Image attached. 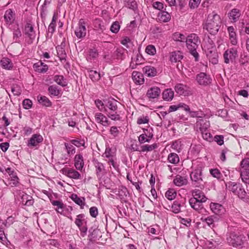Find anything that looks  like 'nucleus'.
<instances>
[{
	"label": "nucleus",
	"instance_id": "f257e3e1",
	"mask_svg": "<svg viewBox=\"0 0 249 249\" xmlns=\"http://www.w3.org/2000/svg\"><path fill=\"white\" fill-rule=\"evenodd\" d=\"M221 19L216 14L212 13L208 16L204 28L212 35L216 34L220 28Z\"/></svg>",
	"mask_w": 249,
	"mask_h": 249
},
{
	"label": "nucleus",
	"instance_id": "f03ea898",
	"mask_svg": "<svg viewBox=\"0 0 249 249\" xmlns=\"http://www.w3.org/2000/svg\"><path fill=\"white\" fill-rule=\"evenodd\" d=\"M199 43V37L195 34H191L186 38V46L190 53L195 58L196 61L198 60V53L196 52V49Z\"/></svg>",
	"mask_w": 249,
	"mask_h": 249
},
{
	"label": "nucleus",
	"instance_id": "7ed1b4c3",
	"mask_svg": "<svg viewBox=\"0 0 249 249\" xmlns=\"http://www.w3.org/2000/svg\"><path fill=\"white\" fill-rule=\"evenodd\" d=\"M190 177L193 185L200 188L203 187L202 169L200 167L193 170L190 174Z\"/></svg>",
	"mask_w": 249,
	"mask_h": 249
},
{
	"label": "nucleus",
	"instance_id": "20e7f679",
	"mask_svg": "<svg viewBox=\"0 0 249 249\" xmlns=\"http://www.w3.org/2000/svg\"><path fill=\"white\" fill-rule=\"evenodd\" d=\"M227 240L230 245L234 248H240L243 245L245 240V237L243 235L232 232L230 234Z\"/></svg>",
	"mask_w": 249,
	"mask_h": 249
},
{
	"label": "nucleus",
	"instance_id": "39448f33",
	"mask_svg": "<svg viewBox=\"0 0 249 249\" xmlns=\"http://www.w3.org/2000/svg\"><path fill=\"white\" fill-rule=\"evenodd\" d=\"M238 56L237 49L235 47L227 49L223 54L224 62L226 64L232 63Z\"/></svg>",
	"mask_w": 249,
	"mask_h": 249
},
{
	"label": "nucleus",
	"instance_id": "423d86ee",
	"mask_svg": "<svg viewBox=\"0 0 249 249\" xmlns=\"http://www.w3.org/2000/svg\"><path fill=\"white\" fill-rule=\"evenodd\" d=\"M87 24V22L83 18L80 19L78 21L77 27L74 31V34L78 38L80 39L85 37L87 31L86 26Z\"/></svg>",
	"mask_w": 249,
	"mask_h": 249
},
{
	"label": "nucleus",
	"instance_id": "0eeeda50",
	"mask_svg": "<svg viewBox=\"0 0 249 249\" xmlns=\"http://www.w3.org/2000/svg\"><path fill=\"white\" fill-rule=\"evenodd\" d=\"M196 80L199 85L207 86L211 83L212 79L210 75L205 72H200L196 75Z\"/></svg>",
	"mask_w": 249,
	"mask_h": 249
},
{
	"label": "nucleus",
	"instance_id": "6e6552de",
	"mask_svg": "<svg viewBox=\"0 0 249 249\" xmlns=\"http://www.w3.org/2000/svg\"><path fill=\"white\" fill-rule=\"evenodd\" d=\"M175 90L179 95L188 96L190 94L189 88L182 84L176 85Z\"/></svg>",
	"mask_w": 249,
	"mask_h": 249
},
{
	"label": "nucleus",
	"instance_id": "1a4fd4ad",
	"mask_svg": "<svg viewBox=\"0 0 249 249\" xmlns=\"http://www.w3.org/2000/svg\"><path fill=\"white\" fill-rule=\"evenodd\" d=\"M43 138L42 136L38 134H34L29 140L27 145L29 147L36 146L38 143L42 142Z\"/></svg>",
	"mask_w": 249,
	"mask_h": 249
},
{
	"label": "nucleus",
	"instance_id": "9d476101",
	"mask_svg": "<svg viewBox=\"0 0 249 249\" xmlns=\"http://www.w3.org/2000/svg\"><path fill=\"white\" fill-rule=\"evenodd\" d=\"M173 182L176 186L181 187L186 185L188 183V180L186 177L177 175L175 177Z\"/></svg>",
	"mask_w": 249,
	"mask_h": 249
},
{
	"label": "nucleus",
	"instance_id": "9b49d317",
	"mask_svg": "<svg viewBox=\"0 0 249 249\" xmlns=\"http://www.w3.org/2000/svg\"><path fill=\"white\" fill-rule=\"evenodd\" d=\"M25 34L26 36L29 38L30 43H32L36 38V33L32 24L27 23L25 28Z\"/></svg>",
	"mask_w": 249,
	"mask_h": 249
},
{
	"label": "nucleus",
	"instance_id": "f8f14e48",
	"mask_svg": "<svg viewBox=\"0 0 249 249\" xmlns=\"http://www.w3.org/2000/svg\"><path fill=\"white\" fill-rule=\"evenodd\" d=\"M207 56L209 61L212 64H217L218 55L215 49L213 46L212 47L211 50L207 53Z\"/></svg>",
	"mask_w": 249,
	"mask_h": 249
},
{
	"label": "nucleus",
	"instance_id": "ddd939ff",
	"mask_svg": "<svg viewBox=\"0 0 249 249\" xmlns=\"http://www.w3.org/2000/svg\"><path fill=\"white\" fill-rule=\"evenodd\" d=\"M209 126V122L206 120H203L201 118L198 119L196 121V127L199 129L200 132L207 131Z\"/></svg>",
	"mask_w": 249,
	"mask_h": 249
},
{
	"label": "nucleus",
	"instance_id": "4468645a",
	"mask_svg": "<svg viewBox=\"0 0 249 249\" xmlns=\"http://www.w3.org/2000/svg\"><path fill=\"white\" fill-rule=\"evenodd\" d=\"M119 102L113 99H108L105 100V109L104 112L107 111L108 110H115L118 108V104Z\"/></svg>",
	"mask_w": 249,
	"mask_h": 249
},
{
	"label": "nucleus",
	"instance_id": "2eb2a0df",
	"mask_svg": "<svg viewBox=\"0 0 249 249\" xmlns=\"http://www.w3.org/2000/svg\"><path fill=\"white\" fill-rule=\"evenodd\" d=\"M95 121L104 126H108L110 123L107 118L101 113H96L95 114Z\"/></svg>",
	"mask_w": 249,
	"mask_h": 249
},
{
	"label": "nucleus",
	"instance_id": "dca6fc26",
	"mask_svg": "<svg viewBox=\"0 0 249 249\" xmlns=\"http://www.w3.org/2000/svg\"><path fill=\"white\" fill-rule=\"evenodd\" d=\"M94 164L96 168V174L98 177H102L107 173L105 167L103 163L96 160H94Z\"/></svg>",
	"mask_w": 249,
	"mask_h": 249
},
{
	"label": "nucleus",
	"instance_id": "f3484780",
	"mask_svg": "<svg viewBox=\"0 0 249 249\" xmlns=\"http://www.w3.org/2000/svg\"><path fill=\"white\" fill-rule=\"evenodd\" d=\"M160 89L157 87H153L149 89L146 95L149 98L155 99L158 98L160 94Z\"/></svg>",
	"mask_w": 249,
	"mask_h": 249
},
{
	"label": "nucleus",
	"instance_id": "a211bd4d",
	"mask_svg": "<svg viewBox=\"0 0 249 249\" xmlns=\"http://www.w3.org/2000/svg\"><path fill=\"white\" fill-rule=\"evenodd\" d=\"M192 194L193 196L192 198H195L202 203L207 200V197L205 196L204 193L200 190L195 189L192 191Z\"/></svg>",
	"mask_w": 249,
	"mask_h": 249
},
{
	"label": "nucleus",
	"instance_id": "6ab92c4d",
	"mask_svg": "<svg viewBox=\"0 0 249 249\" xmlns=\"http://www.w3.org/2000/svg\"><path fill=\"white\" fill-rule=\"evenodd\" d=\"M65 174L70 178L74 179H81L82 176L81 174L77 171L73 169H68L65 171Z\"/></svg>",
	"mask_w": 249,
	"mask_h": 249
},
{
	"label": "nucleus",
	"instance_id": "aec40b11",
	"mask_svg": "<svg viewBox=\"0 0 249 249\" xmlns=\"http://www.w3.org/2000/svg\"><path fill=\"white\" fill-rule=\"evenodd\" d=\"M107 116L111 120L113 121H120L121 120V116L118 108L115 110H108L106 111Z\"/></svg>",
	"mask_w": 249,
	"mask_h": 249
},
{
	"label": "nucleus",
	"instance_id": "412c9836",
	"mask_svg": "<svg viewBox=\"0 0 249 249\" xmlns=\"http://www.w3.org/2000/svg\"><path fill=\"white\" fill-rule=\"evenodd\" d=\"M210 208L214 213L217 215L222 214V213H223L224 211L223 206L218 203H211Z\"/></svg>",
	"mask_w": 249,
	"mask_h": 249
},
{
	"label": "nucleus",
	"instance_id": "4be33fe9",
	"mask_svg": "<svg viewBox=\"0 0 249 249\" xmlns=\"http://www.w3.org/2000/svg\"><path fill=\"white\" fill-rule=\"evenodd\" d=\"M33 67L36 71L40 73L45 72L48 69V66L41 61H39L35 63Z\"/></svg>",
	"mask_w": 249,
	"mask_h": 249
},
{
	"label": "nucleus",
	"instance_id": "5701e85b",
	"mask_svg": "<svg viewBox=\"0 0 249 249\" xmlns=\"http://www.w3.org/2000/svg\"><path fill=\"white\" fill-rule=\"evenodd\" d=\"M84 162L83 156L81 154H77L74 158V166L79 170H81L84 166Z\"/></svg>",
	"mask_w": 249,
	"mask_h": 249
},
{
	"label": "nucleus",
	"instance_id": "b1692460",
	"mask_svg": "<svg viewBox=\"0 0 249 249\" xmlns=\"http://www.w3.org/2000/svg\"><path fill=\"white\" fill-rule=\"evenodd\" d=\"M142 72L148 77L155 76L157 73L156 69L151 66H145L142 69Z\"/></svg>",
	"mask_w": 249,
	"mask_h": 249
},
{
	"label": "nucleus",
	"instance_id": "393cba45",
	"mask_svg": "<svg viewBox=\"0 0 249 249\" xmlns=\"http://www.w3.org/2000/svg\"><path fill=\"white\" fill-rule=\"evenodd\" d=\"M4 18L7 24H11L15 20V14L13 11L9 9L6 11Z\"/></svg>",
	"mask_w": 249,
	"mask_h": 249
},
{
	"label": "nucleus",
	"instance_id": "a878e982",
	"mask_svg": "<svg viewBox=\"0 0 249 249\" xmlns=\"http://www.w3.org/2000/svg\"><path fill=\"white\" fill-rule=\"evenodd\" d=\"M228 31L229 34L231 43L233 45H236L237 43V40L234 28L232 26H230L228 28Z\"/></svg>",
	"mask_w": 249,
	"mask_h": 249
},
{
	"label": "nucleus",
	"instance_id": "bb28decb",
	"mask_svg": "<svg viewBox=\"0 0 249 249\" xmlns=\"http://www.w3.org/2000/svg\"><path fill=\"white\" fill-rule=\"evenodd\" d=\"M0 63L2 68L6 70H10L13 67V64L11 59L7 57L2 58L0 61Z\"/></svg>",
	"mask_w": 249,
	"mask_h": 249
},
{
	"label": "nucleus",
	"instance_id": "cd10ccee",
	"mask_svg": "<svg viewBox=\"0 0 249 249\" xmlns=\"http://www.w3.org/2000/svg\"><path fill=\"white\" fill-rule=\"evenodd\" d=\"M202 203L196 199L195 198H191L189 200V204L191 207L195 210L198 211L202 207Z\"/></svg>",
	"mask_w": 249,
	"mask_h": 249
},
{
	"label": "nucleus",
	"instance_id": "c85d7f7f",
	"mask_svg": "<svg viewBox=\"0 0 249 249\" xmlns=\"http://www.w3.org/2000/svg\"><path fill=\"white\" fill-rule=\"evenodd\" d=\"M71 199L77 205L80 206L81 209L84 208L85 205V198L83 197H79L76 194H73L71 195Z\"/></svg>",
	"mask_w": 249,
	"mask_h": 249
},
{
	"label": "nucleus",
	"instance_id": "c756f323",
	"mask_svg": "<svg viewBox=\"0 0 249 249\" xmlns=\"http://www.w3.org/2000/svg\"><path fill=\"white\" fill-rule=\"evenodd\" d=\"M240 15L241 14L240 10L236 8L233 9L229 13V17L232 22L237 21L238 20Z\"/></svg>",
	"mask_w": 249,
	"mask_h": 249
},
{
	"label": "nucleus",
	"instance_id": "7c9ffc66",
	"mask_svg": "<svg viewBox=\"0 0 249 249\" xmlns=\"http://www.w3.org/2000/svg\"><path fill=\"white\" fill-rule=\"evenodd\" d=\"M183 58L182 53L180 51L172 52L170 55V61L172 62L180 61Z\"/></svg>",
	"mask_w": 249,
	"mask_h": 249
},
{
	"label": "nucleus",
	"instance_id": "2f4dec72",
	"mask_svg": "<svg viewBox=\"0 0 249 249\" xmlns=\"http://www.w3.org/2000/svg\"><path fill=\"white\" fill-rule=\"evenodd\" d=\"M174 91L171 89H165L162 93V98L164 100L169 101L174 97Z\"/></svg>",
	"mask_w": 249,
	"mask_h": 249
},
{
	"label": "nucleus",
	"instance_id": "473e14b6",
	"mask_svg": "<svg viewBox=\"0 0 249 249\" xmlns=\"http://www.w3.org/2000/svg\"><path fill=\"white\" fill-rule=\"evenodd\" d=\"M158 18L159 20L163 22H167L169 21L171 19V16L170 14L164 11H161L158 14Z\"/></svg>",
	"mask_w": 249,
	"mask_h": 249
},
{
	"label": "nucleus",
	"instance_id": "72a5a7b5",
	"mask_svg": "<svg viewBox=\"0 0 249 249\" xmlns=\"http://www.w3.org/2000/svg\"><path fill=\"white\" fill-rule=\"evenodd\" d=\"M133 80L136 83L139 85H142L144 83V79L142 73L136 71H133L132 73Z\"/></svg>",
	"mask_w": 249,
	"mask_h": 249
},
{
	"label": "nucleus",
	"instance_id": "f704fd0d",
	"mask_svg": "<svg viewBox=\"0 0 249 249\" xmlns=\"http://www.w3.org/2000/svg\"><path fill=\"white\" fill-rule=\"evenodd\" d=\"M125 51L126 50L124 48H119L117 49L114 52L113 55L117 59L123 60L124 58V53Z\"/></svg>",
	"mask_w": 249,
	"mask_h": 249
},
{
	"label": "nucleus",
	"instance_id": "c9c22d12",
	"mask_svg": "<svg viewBox=\"0 0 249 249\" xmlns=\"http://www.w3.org/2000/svg\"><path fill=\"white\" fill-rule=\"evenodd\" d=\"M235 195L245 202H249V198L247 197V193L243 188L240 187Z\"/></svg>",
	"mask_w": 249,
	"mask_h": 249
},
{
	"label": "nucleus",
	"instance_id": "e433bc0d",
	"mask_svg": "<svg viewBox=\"0 0 249 249\" xmlns=\"http://www.w3.org/2000/svg\"><path fill=\"white\" fill-rule=\"evenodd\" d=\"M240 187L239 184H237V183L233 182H229L226 184L227 188L230 191H231L235 195L236 194Z\"/></svg>",
	"mask_w": 249,
	"mask_h": 249
},
{
	"label": "nucleus",
	"instance_id": "4c0bfd02",
	"mask_svg": "<svg viewBox=\"0 0 249 249\" xmlns=\"http://www.w3.org/2000/svg\"><path fill=\"white\" fill-rule=\"evenodd\" d=\"M158 147L157 143H154L151 145L145 144L141 146V152H150L156 149Z\"/></svg>",
	"mask_w": 249,
	"mask_h": 249
},
{
	"label": "nucleus",
	"instance_id": "58836bf2",
	"mask_svg": "<svg viewBox=\"0 0 249 249\" xmlns=\"http://www.w3.org/2000/svg\"><path fill=\"white\" fill-rule=\"evenodd\" d=\"M168 160L171 163L177 164L179 161V158L176 153H171L168 156Z\"/></svg>",
	"mask_w": 249,
	"mask_h": 249
},
{
	"label": "nucleus",
	"instance_id": "ea45409f",
	"mask_svg": "<svg viewBox=\"0 0 249 249\" xmlns=\"http://www.w3.org/2000/svg\"><path fill=\"white\" fill-rule=\"evenodd\" d=\"M218 219L217 217L214 215L209 216L204 219L202 218V221L206 222L209 226H213L214 222H217Z\"/></svg>",
	"mask_w": 249,
	"mask_h": 249
},
{
	"label": "nucleus",
	"instance_id": "a19ab883",
	"mask_svg": "<svg viewBox=\"0 0 249 249\" xmlns=\"http://www.w3.org/2000/svg\"><path fill=\"white\" fill-rule=\"evenodd\" d=\"M38 101L40 104L46 107H50L51 106V102L49 99L44 96H38L37 97Z\"/></svg>",
	"mask_w": 249,
	"mask_h": 249
},
{
	"label": "nucleus",
	"instance_id": "79ce46f5",
	"mask_svg": "<svg viewBox=\"0 0 249 249\" xmlns=\"http://www.w3.org/2000/svg\"><path fill=\"white\" fill-rule=\"evenodd\" d=\"M48 91L52 96H57L60 94V90L55 85H52L48 88Z\"/></svg>",
	"mask_w": 249,
	"mask_h": 249
},
{
	"label": "nucleus",
	"instance_id": "37998d69",
	"mask_svg": "<svg viewBox=\"0 0 249 249\" xmlns=\"http://www.w3.org/2000/svg\"><path fill=\"white\" fill-rule=\"evenodd\" d=\"M53 80L62 87H64L67 85V83L64 80V77L62 75H55L53 77Z\"/></svg>",
	"mask_w": 249,
	"mask_h": 249
},
{
	"label": "nucleus",
	"instance_id": "c03bdc74",
	"mask_svg": "<svg viewBox=\"0 0 249 249\" xmlns=\"http://www.w3.org/2000/svg\"><path fill=\"white\" fill-rule=\"evenodd\" d=\"M89 77L93 81H97L101 77L100 74L95 71L90 70L89 71Z\"/></svg>",
	"mask_w": 249,
	"mask_h": 249
},
{
	"label": "nucleus",
	"instance_id": "a18cd8bd",
	"mask_svg": "<svg viewBox=\"0 0 249 249\" xmlns=\"http://www.w3.org/2000/svg\"><path fill=\"white\" fill-rule=\"evenodd\" d=\"M124 5L125 7L133 11H135L137 9V3L136 1L134 0H128L126 1Z\"/></svg>",
	"mask_w": 249,
	"mask_h": 249
},
{
	"label": "nucleus",
	"instance_id": "49530a36",
	"mask_svg": "<svg viewBox=\"0 0 249 249\" xmlns=\"http://www.w3.org/2000/svg\"><path fill=\"white\" fill-rule=\"evenodd\" d=\"M177 196L176 192L173 189H170L165 193L166 197L170 200H172L175 198Z\"/></svg>",
	"mask_w": 249,
	"mask_h": 249
},
{
	"label": "nucleus",
	"instance_id": "de8ad7c7",
	"mask_svg": "<svg viewBox=\"0 0 249 249\" xmlns=\"http://www.w3.org/2000/svg\"><path fill=\"white\" fill-rule=\"evenodd\" d=\"M57 54L61 60H65L66 57V53L65 50L60 46H57L56 48Z\"/></svg>",
	"mask_w": 249,
	"mask_h": 249
},
{
	"label": "nucleus",
	"instance_id": "09e8293b",
	"mask_svg": "<svg viewBox=\"0 0 249 249\" xmlns=\"http://www.w3.org/2000/svg\"><path fill=\"white\" fill-rule=\"evenodd\" d=\"M11 179V184L13 186H17L19 184V178L17 176V173L14 172L13 174L10 176Z\"/></svg>",
	"mask_w": 249,
	"mask_h": 249
},
{
	"label": "nucleus",
	"instance_id": "8fccbe9b",
	"mask_svg": "<svg viewBox=\"0 0 249 249\" xmlns=\"http://www.w3.org/2000/svg\"><path fill=\"white\" fill-rule=\"evenodd\" d=\"M173 39L177 41H183L186 39L185 36L183 34L175 33L173 35Z\"/></svg>",
	"mask_w": 249,
	"mask_h": 249
},
{
	"label": "nucleus",
	"instance_id": "3c124183",
	"mask_svg": "<svg viewBox=\"0 0 249 249\" xmlns=\"http://www.w3.org/2000/svg\"><path fill=\"white\" fill-rule=\"evenodd\" d=\"M65 146L69 155H73L75 152V148L72 144L65 143Z\"/></svg>",
	"mask_w": 249,
	"mask_h": 249
},
{
	"label": "nucleus",
	"instance_id": "603ef678",
	"mask_svg": "<svg viewBox=\"0 0 249 249\" xmlns=\"http://www.w3.org/2000/svg\"><path fill=\"white\" fill-rule=\"evenodd\" d=\"M109 133L113 138H115L118 136L120 131L118 129L117 126H113L110 128Z\"/></svg>",
	"mask_w": 249,
	"mask_h": 249
},
{
	"label": "nucleus",
	"instance_id": "864d4df0",
	"mask_svg": "<svg viewBox=\"0 0 249 249\" xmlns=\"http://www.w3.org/2000/svg\"><path fill=\"white\" fill-rule=\"evenodd\" d=\"M145 52L148 54L154 55L156 53V50L154 45H149L146 47Z\"/></svg>",
	"mask_w": 249,
	"mask_h": 249
},
{
	"label": "nucleus",
	"instance_id": "5fc2aeb1",
	"mask_svg": "<svg viewBox=\"0 0 249 249\" xmlns=\"http://www.w3.org/2000/svg\"><path fill=\"white\" fill-rule=\"evenodd\" d=\"M95 103L101 111H104L105 109V100L104 102L100 100H97L95 101Z\"/></svg>",
	"mask_w": 249,
	"mask_h": 249
},
{
	"label": "nucleus",
	"instance_id": "6e6d98bb",
	"mask_svg": "<svg viewBox=\"0 0 249 249\" xmlns=\"http://www.w3.org/2000/svg\"><path fill=\"white\" fill-rule=\"evenodd\" d=\"M138 140L141 144L144 143L146 142H149V139H148L147 134L145 133L140 135L138 138Z\"/></svg>",
	"mask_w": 249,
	"mask_h": 249
},
{
	"label": "nucleus",
	"instance_id": "4d7b16f0",
	"mask_svg": "<svg viewBox=\"0 0 249 249\" xmlns=\"http://www.w3.org/2000/svg\"><path fill=\"white\" fill-rule=\"evenodd\" d=\"M120 28V26L118 22H114L110 27V31L113 33H117Z\"/></svg>",
	"mask_w": 249,
	"mask_h": 249
},
{
	"label": "nucleus",
	"instance_id": "13d9d810",
	"mask_svg": "<svg viewBox=\"0 0 249 249\" xmlns=\"http://www.w3.org/2000/svg\"><path fill=\"white\" fill-rule=\"evenodd\" d=\"M241 166L245 171L249 170V158L243 159L241 162Z\"/></svg>",
	"mask_w": 249,
	"mask_h": 249
},
{
	"label": "nucleus",
	"instance_id": "bf43d9fd",
	"mask_svg": "<svg viewBox=\"0 0 249 249\" xmlns=\"http://www.w3.org/2000/svg\"><path fill=\"white\" fill-rule=\"evenodd\" d=\"M32 102L29 99H25L22 102L23 107L26 109H28L32 107Z\"/></svg>",
	"mask_w": 249,
	"mask_h": 249
},
{
	"label": "nucleus",
	"instance_id": "052dcab7",
	"mask_svg": "<svg viewBox=\"0 0 249 249\" xmlns=\"http://www.w3.org/2000/svg\"><path fill=\"white\" fill-rule=\"evenodd\" d=\"M202 134V138L207 141L211 142L213 140V137L211 134L209 132L208 130L207 131L201 132Z\"/></svg>",
	"mask_w": 249,
	"mask_h": 249
},
{
	"label": "nucleus",
	"instance_id": "680f3d73",
	"mask_svg": "<svg viewBox=\"0 0 249 249\" xmlns=\"http://www.w3.org/2000/svg\"><path fill=\"white\" fill-rule=\"evenodd\" d=\"M213 140L219 145L224 144V136L223 135H215Z\"/></svg>",
	"mask_w": 249,
	"mask_h": 249
},
{
	"label": "nucleus",
	"instance_id": "e2e57ef3",
	"mask_svg": "<svg viewBox=\"0 0 249 249\" xmlns=\"http://www.w3.org/2000/svg\"><path fill=\"white\" fill-rule=\"evenodd\" d=\"M21 36V33L19 28L15 29L13 32V39L15 42H18V38Z\"/></svg>",
	"mask_w": 249,
	"mask_h": 249
},
{
	"label": "nucleus",
	"instance_id": "0e129e2a",
	"mask_svg": "<svg viewBox=\"0 0 249 249\" xmlns=\"http://www.w3.org/2000/svg\"><path fill=\"white\" fill-rule=\"evenodd\" d=\"M55 29V25L53 23H50L48 27V32L47 33V36L52 37L53 33L54 32Z\"/></svg>",
	"mask_w": 249,
	"mask_h": 249
},
{
	"label": "nucleus",
	"instance_id": "69168bd1",
	"mask_svg": "<svg viewBox=\"0 0 249 249\" xmlns=\"http://www.w3.org/2000/svg\"><path fill=\"white\" fill-rule=\"evenodd\" d=\"M210 173L213 177L216 178L218 179L221 178V173L217 169H211L210 170Z\"/></svg>",
	"mask_w": 249,
	"mask_h": 249
},
{
	"label": "nucleus",
	"instance_id": "338daca9",
	"mask_svg": "<svg viewBox=\"0 0 249 249\" xmlns=\"http://www.w3.org/2000/svg\"><path fill=\"white\" fill-rule=\"evenodd\" d=\"M173 212L178 213L180 211V204L178 201L174 202L172 207Z\"/></svg>",
	"mask_w": 249,
	"mask_h": 249
},
{
	"label": "nucleus",
	"instance_id": "774afa93",
	"mask_svg": "<svg viewBox=\"0 0 249 249\" xmlns=\"http://www.w3.org/2000/svg\"><path fill=\"white\" fill-rule=\"evenodd\" d=\"M89 213L90 215L94 218L96 217V216L98 214V209L96 207H91L89 209Z\"/></svg>",
	"mask_w": 249,
	"mask_h": 249
}]
</instances>
